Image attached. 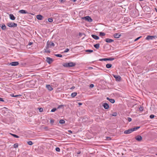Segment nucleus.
Segmentation results:
<instances>
[{
	"label": "nucleus",
	"mask_w": 157,
	"mask_h": 157,
	"mask_svg": "<svg viewBox=\"0 0 157 157\" xmlns=\"http://www.w3.org/2000/svg\"><path fill=\"white\" fill-rule=\"evenodd\" d=\"M76 65L75 63H73L71 62L68 63H64L63 64V66L65 67H73L75 66Z\"/></svg>",
	"instance_id": "obj_1"
},
{
	"label": "nucleus",
	"mask_w": 157,
	"mask_h": 157,
	"mask_svg": "<svg viewBox=\"0 0 157 157\" xmlns=\"http://www.w3.org/2000/svg\"><path fill=\"white\" fill-rule=\"evenodd\" d=\"M113 76L115 78L116 81H120L121 79V78L119 75H113Z\"/></svg>",
	"instance_id": "obj_2"
},
{
	"label": "nucleus",
	"mask_w": 157,
	"mask_h": 157,
	"mask_svg": "<svg viewBox=\"0 0 157 157\" xmlns=\"http://www.w3.org/2000/svg\"><path fill=\"white\" fill-rule=\"evenodd\" d=\"M7 26L10 27H15L17 26V24L15 23H8L7 24Z\"/></svg>",
	"instance_id": "obj_3"
},
{
	"label": "nucleus",
	"mask_w": 157,
	"mask_h": 157,
	"mask_svg": "<svg viewBox=\"0 0 157 157\" xmlns=\"http://www.w3.org/2000/svg\"><path fill=\"white\" fill-rule=\"evenodd\" d=\"M46 62L49 64H50L53 61V59L50 57H47L46 59Z\"/></svg>",
	"instance_id": "obj_4"
},
{
	"label": "nucleus",
	"mask_w": 157,
	"mask_h": 157,
	"mask_svg": "<svg viewBox=\"0 0 157 157\" xmlns=\"http://www.w3.org/2000/svg\"><path fill=\"white\" fill-rule=\"evenodd\" d=\"M84 18H85L86 21H87L89 22H91L92 21V19L89 16H86Z\"/></svg>",
	"instance_id": "obj_5"
},
{
	"label": "nucleus",
	"mask_w": 157,
	"mask_h": 157,
	"mask_svg": "<svg viewBox=\"0 0 157 157\" xmlns=\"http://www.w3.org/2000/svg\"><path fill=\"white\" fill-rule=\"evenodd\" d=\"M156 37V36H148L146 38L147 40H152L153 38Z\"/></svg>",
	"instance_id": "obj_6"
},
{
	"label": "nucleus",
	"mask_w": 157,
	"mask_h": 157,
	"mask_svg": "<svg viewBox=\"0 0 157 157\" xmlns=\"http://www.w3.org/2000/svg\"><path fill=\"white\" fill-rule=\"evenodd\" d=\"M135 139L137 141H141L142 140V137L141 136L138 135L135 137Z\"/></svg>",
	"instance_id": "obj_7"
},
{
	"label": "nucleus",
	"mask_w": 157,
	"mask_h": 157,
	"mask_svg": "<svg viewBox=\"0 0 157 157\" xmlns=\"http://www.w3.org/2000/svg\"><path fill=\"white\" fill-rule=\"evenodd\" d=\"M132 132L131 129H128L124 131V133L125 134H129Z\"/></svg>",
	"instance_id": "obj_8"
},
{
	"label": "nucleus",
	"mask_w": 157,
	"mask_h": 157,
	"mask_svg": "<svg viewBox=\"0 0 157 157\" xmlns=\"http://www.w3.org/2000/svg\"><path fill=\"white\" fill-rule=\"evenodd\" d=\"M104 108L105 109H108L109 108V106L108 104L105 103L103 105Z\"/></svg>",
	"instance_id": "obj_9"
},
{
	"label": "nucleus",
	"mask_w": 157,
	"mask_h": 157,
	"mask_svg": "<svg viewBox=\"0 0 157 157\" xmlns=\"http://www.w3.org/2000/svg\"><path fill=\"white\" fill-rule=\"evenodd\" d=\"M19 63L18 62H13L10 63L12 66H16L18 65Z\"/></svg>",
	"instance_id": "obj_10"
},
{
	"label": "nucleus",
	"mask_w": 157,
	"mask_h": 157,
	"mask_svg": "<svg viewBox=\"0 0 157 157\" xmlns=\"http://www.w3.org/2000/svg\"><path fill=\"white\" fill-rule=\"evenodd\" d=\"M105 41L107 43H111L114 41V40H113L109 38L106 39Z\"/></svg>",
	"instance_id": "obj_11"
},
{
	"label": "nucleus",
	"mask_w": 157,
	"mask_h": 157,
	"mask_svg": "<svg viewBox=\"0 0 157 157\" xmlns=\"http://www.w3.org/2000/svg\"><path fill=\"white\" fill-rule=\"evenodd\" d=\"M121 34L119 33H115L113 35V36L115 38H118L121 36Z\"/></svg>",
	"instance_id": "obj_12"
},
{
	"label": "nucleus",
	"mask_w": 157,
	"mask_h": 157,
	"mask_svg": "<svg viewBox=\"0 0 157 157\" xmlns=\"http://www.w3.org/2000/svg\"><path fill=\"white\" fill-rule=\"evenodd\" d=\"M110 102L112 103H113L115 102V101L114 99H110L109 97H107L106 98Z\"/></svg>",
	"instance_id": "obj_13"
},
{
	"label": "nucleus",
	"mask_w": 157,
	"mask_h": 157,
	"mask_svg": "<svg viewBox=\"0 0 157 157\" xmlns=\"http://www.w3.org/2000/svg\"><path fill=\"white\" fill-rule=\"evenodd\" d=\"M36 17L38 20H41L42 19L43 17L41 15H38L36 16Z\"/></svg>",
	"instance_id": "obj_14"
},
{
	"label": "nucleus",
	"mask_w": 157,
	"mask_h": 157,
	"mask_svg": "<svg viewBox=\"0 0 157 157\" xmlns=\"http://www.w3.org/2000/svg\"><path fill=\"white\" fill-rule=\"evenodd\" d=\"M46 88L49 91H51L53 90V88L50 85H47L46 86Z\"/></svg>",
	"instance_id": "obj_15"
},
{
	"label": "nucleus",
	"mask_w": 157,
	"mask_h": 157,
	"mask_svg": "<svg viewBox=\"0 0 157 157\" xmlns=\"http://www.w3.org/2000/svg\"><path fill=\"white\" fill-rule=\"evenodd\" d=\"M10 19L12 20H14L15 19V18L14 15L12 14H10Z\"/></svg>",
	"instance_id": "obj_16"
},
{
	"label": "nucleus",
	"mask_w": 157,
	"mask_h": 157,
	"mask_svg": "<svg viewBox=\"0 0 157 157\" xmlns=\"http://www.w3.org/2000/svg\"><path fill=\"white\" fill-rule=\"evenodd\" d=\"M19 12L22 14L28 13L26 10H20L19 11Z\"/></svg>",
	"instance_id": "obj_17"
},
{
	"label": "nucleus",
	"mask_w": 157,
	"mask_h": 157,
	"mask_svg": "<svg viewBox=\"0 0 157 157\" xmlns=\"http://www.w3.org/2000/svg\"><path fill=\"white\" fill-rule=\"evenodd\" d=\"M91 36L94 39H95V40H97L99 39V37L97 35H91Z\"/></svg>",
	"instance_id": "obj_18"
},
{
	"label": "nucleus",
	"mask_w": 157,
	"mask_h": 157,
	"mask_svg": "<svg viewBox=\"0 0 157 157\" xmlns=\"http://www.w3.org/2000/svg\"><path fill=\"white\" fill-rule=\"evenodd\" d=\"M140 126L136 127H134L133 128H131V129L132 131V132H133L134 131H135L136 130L139 128H140Z\"/></svg>",
	"instance_id": "obj_19"
},
{
	"label": "nucleus",
	"mask_w": 157,
	"mask_h": 157,
	"mask_svg": "<svg viewBox=\"0 0 157 157\" xmlns=\"http://www.w3.org/2000/svg\"><path fill=\"white\" fill-rule=\"evenodd\" d=\"M94 47L97 49H98L100 47V44H97L94 45Z\"/></svg>",
	"instance_id": "obj_20"
},
{
	"label": "nucleus",
	"mask_w": 157,
	"mask_h": 157,
	"mask_svg": "<svg viewBox=\"0 0 157 157\" xmlns=\"http://www.w3.org/2000/svg\"><path fill=\"white\" fill-rule=\"evenodd\" d=\"M77 94V93L76 92H74V93H72L71 94V96L72 98H74L75 97Z\"/></svg>",
	"instance_id": "obj_21"
},
{
	"label": "nucleus",
	"mask_w": 157,
	"mask_h": 157,
	"mask_svg": "<svg viewBox=\"0 0 157 157\" xmlns=\"http://www.w3.org/2000/svg\"><path fill=\"white\" fill-rule=\"evenodd\" d=\"M112 65L111 64H107L106 65V67L107 68H110L111 67Z\"/></svg>",
	"instance_id": "obj_22"
},
{
	"label": "nucleus",
	"mask_w": 157,
	"mask_h": 157,
	"mask_svg": "<svg viewBox=\"0 0 157 157\" xmlns=\"http://www.w3.org/2000/svg\"><path fill=\"white\" fill-rule=\"evenodd\" d=\"M2 29L3 30H5L6 29V27L5 24H3L1 26Z\"/></svg>",
	"instance_id": "obj_23"
},
{
	"label": "nucleus",
	"mask_w": 157,
	"mask_h": 157,
	"mask_svg": "<svg viewBox=\"0 0 157 157\" xmlns=\"http://www.w3.org/2000/svg\"><path fill=\"white\" fill-rule=\"evenodd\" d=\"M65 123V121L63 120H60L59 121V123L61 124H63Z\"/></svg>",
	"instance_id": "obj_24"
},
{
	"label": "nucleus",
	"mask_w": 157,
	"mask_h": 157,
	"mask_svg": "<svg viewBox=\"0 0 157 157\" xmlns=\"http://www.w3.org/2000/svg\"><path fill=\"white\" fill-rule=\"evenodd\" d=\"M12 97H16L18 96H21V95L19 94L18 95H14L13 94H11L10 95Z\"/></svg>",
	"instance_id": "obj_25"
},
{
	"label": "nucleus",
	"mask_w": 157,
	"mask_h": 157,
	"mask_svg": "<svg viewBox=\"0 0 157 157\" xmlns=\"http://www.w3.org/2000/svg\"><path fill=\"white\" fill-rule=\"evenodd\" d=\"M114 59L113 58H106V61L109 60V61H112L114 60Z\"/></svg>",
	"instance_id": "obj_26"
},
{
	"label": "nucleus",
	"mask_w": 157,
	"mask_h": 157,
	"mask_svg": "<svg viewBox=\"0 0 157 157\" xmlns=\"http://www.w3.org/2000/svg\"><path fill=\"white\" fill-rule=\"evenodd\" d=\"M10 134L12 136H13L15 138H18L19 137V136H17L15 134H12V133H10Z\"/></svg>",
	"instance_id": "obj_27"
},
{
	"label": "nucleus",
	"mask_w": 157,
	"mask_h": 157,
	"mask_svg": "<svg viewBox=\"0 0 157 157\" xmlns=\"http://www.w3.org/2000/svg\"><path fill=\"white\" fill-rule=\"evenodd\" d=\"M105 33H104L100 32L99 33V36H104L105 35Z\"/></svg>",
	"instance_id": "obj_28"
},
{
	"label": "nucleus",
	"mask_w": 157,
	"mask_h": 157,
	"mask_svg": "<svg viewBox=\"0 0 157 157\" xmlns=\"http://www.w3.org/2000/svg\"><path fill=\"white\" fill-rule=\"evenodd\" d=\"M27 144L29 145H32L33 144L32 142L31 141H29L27 142Z\"/></svg>",
	"instance_id": "obj_29"
},
{
	"label": "nucleus",
	"mask_w": 157,
	"mask_h": 157,
	"mask_svg": "<svg viewBox=\"0 0 157 157\" xmlns=\"http://www.w3.org/2000/svg\"><path fill=\"white\" fill-rule=\"evenodd\" d=\"M53 19L52 18H49L48 19V21L49 22H52L53 21Z\"/></svg>",
	"instance_id": "obj_30"
},
{
	"label": "nucleus",
	"mask_w": 157,
	"mask_h": 157,
	"mask_svg": "<svg viewBox=\"0 0 157 157\" xmlns=\"http://www.w3.org/2000/svg\"><path fill=\"white\" fill-rule=\"evenodd\" d=\"M18 147V144L17 143L13 145V147L14 148H16L17 147Z\"/></svg>",
	"instance_id": "obj_31"
},
{
	"label": "nucleus",
	"mask_w": 157,
	"mask_h": 157,
	"mask_svg": "<svg viewBox=\"0 0 157 157\" xmlns=\"http://www.w3.org/2000/svg\"><path fill=\"white\" fill-rule=\"evenodd\" d=\"M55 56L57 57H62V55H61L59 54H56V55H55Z\"/></svg>",
	"instance_id": "obj_32"
},
{
	"label": "nucleus",
	"mask_w": 157,
	"mask_h": 157,
	"mask_svg": "<svg viewBox=\"0 0 157 157\" xmlns=\"http://www.w3.org/2000/svg\"><path fill=\"white\" fill-rule=\"evenodd\" d=\"M86 52H93V50H92L89 49L86 50Z\"/></svg>",
	"instance_id": "obj_33"
},
{
	"label": "nucleus",
	"mask_w": 157,
	"mask_h": 157,
	"mask_svg": "<svg viewBox=\"0 0 157 157\" xmlns=\"http://www.w3.org/2000/svg\"><path fill=\"white\" fill-rule=\"evenodd\" d=\"M56 150L57 151L59 152L60 151V149L59 147H57L56 148Z\"/></svg>",
	"instance_id": "obj_34"
},
{
	"label": "nucleus",
	"mask_w": 157,
	"mask_h": 157,
	"mask_svg": "<svg viewBox=\"0 0 157 157\" xmlns=\"http://www.w3.org/2000/svg\"><path fill=\"white\" fill-rule=\"evenodd\" d=\"M38 109L40 112H41L43 111V109L42 108H38Z\"/></svg>",
	"instance_id": "obj_35"
},
{
	"label": "nucleus",
	"mask_w": 157,
	"mask_h": 157,
	"mask_svg": "<svg viewBox=\"0 0 157 157\" xmlns=\"http://www.w3.org/2000/svg\"><path fill=\"white\" fill-rule=\"evenodd\" d=\"M56 110V108H53L51 110V112H54Z\"/></svg>",
	"instance_id": "obj_36"
},
{
	"label": "nucleus",
	"mask_w": 157,
	"mask_h": 157,
	"mask_svg": "<svg viewBox=\"0 0 157 157\" xmlns=\"http://www.w3.org/2000/svg\"><path fill=\"white\" fill-rule=\"evenodd\" d=\"M99 61H106V58L101 59H99Z\"/></svg>",
	"instance_id": "obj_37"
},
{
	"label": "nucleus",
	"mask_w": 157,
	"mask_h": 157,
	"mask_svg": "<svg viewBox=\"0 0 157 157\" xmlns=\"http://www.w3.org/2000/svg\"><path fill=\"white\" fill-rule=\"evenodd\" d=\"M117 115V113L116 112H114L113 113V114L112 115V116H116Z\"/></svg>",
	"instance_id": "obj_38"
},
{
	"label": "nucleus",
	"mask_w": 157,
	"mask_h": 157,
	"mask_svg": "<svg viewBox=\"0 0 157 157\" xmlns=\"http://www.w3.org/2000/svg\"><path fill=\"white\" fill-rule=\"evenodd\" d=\"M69 49L68 48H66L65 50L64 51V53L67 52L69 51Z\"/></svg>",
	"instance_id": "obj_39"
},
{
	"label": "nucleus",
	"mask_w": 157,
	"mask_h": 157,
	"mask_svg": "<svg viewBox=\"0 0 157 157\" xmlns=\"http://www.w3.org/2000/svg\"><path fill=\"white\" fill-rule=\"evenodd\" d=\"M150 117L151 119H152L155 117V116L154 115L152 114L150 116Z\"/></svg>",
	"instance_id": "obj_40"
},
{
	"label": "nucleus",
	"mask_w": 157,
	"mask_h": 157,
	"mask_svg": "<svg viewBox=\"0 0 157 157\" xmlns=\"http://www.w3.org/2000/svg\"><path fill=\"white\" fill-rule=\"evenodd\" d=\"M44 52L46 53H50V50H45Z\"/></svg>",
	"instance_id": "obj_41"
},
{
	"label": "nucleus",
	"mask_w": 157,
	"mask_h": 157,
	"mask_svg": "<svg viewBox=\"0 0 157 157\" xmlns=\"http://www.w3.org/2000/svg\"><path fill=\"white\" fill-rule=\"evenodd\" d=\"M128 120L129 122H130L131 121L132 119L130 117H128Z\"/></svg>",
	"instance_id": "obj_42"
},
{
	"label": "nucleus",
	"mask_w": 157,
	"mask_h": 157,
	"mask_svg": "<svg viewBox=\"0 0 157 157\" xmlns=\"http://www.w3.org/2000/svg\"><path fill=\"white\" fill-rule=\"evenodd\" d=\"M63 105H59L58 107V109H59L60 108H61V107H63Z\"/></svg>",
	"instance_id": "obj_43"
},
{
	"label": "nucleus",
	"mask_w": 157,
	"mask_h": 157,
	"mask_svg": "<svg viewBox=\"0 0 157 157\" xmlns=\"http://www.w3.org/2000/svg\"><path fill=\"white\" fill-rule=\"evenodd\" d=\"M49 47V44H48V42H47V45L46 47V49H48Z\"/></svg>",
	"instance_id": "obj_44"
},
{
	"label": "nucleus",
	"mask_w": 157,
	"mask_h": 157,
	"mask_svg": "<svg viewBox=\"0 0 157 157\" xmlns=\"http://www.w3.org/2000/svg\"><path fill=\"white\" fill-rule=\"evenodd\" d=\"M141 36H140L138 38H136V39H135L134 40L135 41H136L137 40H139V39Z\"/></svg>",
	"instance_id": "obj_45"
},
{
	"label": "nucleus",
	"mask_w": 157,
	"mask_h": 157,
	"mask_svg": "<svg viewBox=\"0 0 157 157\" xmlns=\"http://www.w3.org/2000/svg\"><path fill=\"white\" fill-rule=\"evenodd\" d=\"M94 85L93 84H91L90 85V88H93L94 87Z\"/></svg>",
	"instance_id": "obj_46"
},
{
	"label": "nucleus",
	"mask_w": 157,
	"mask_h": 157,
	"mask_svg": "<svg viewBox=\"0 0 157 157\" xmlns=\"http://www.w3.org/2000/svg\"><path fill=\"white\" fill-rule=\"evenodd\" d=\"M50 122L52 124L54 122V120L52 119H51L50 120Z\"/></svg>",
	"instance_id": "obj_47"
},
{
	"label": "nucleus",
	"mask_w": 157,
	"mask_h": 157,
	"mask_svg": "<svg viewBox=\"0 0 157 157\" xmlns=\"http://www.w3.org/2000/svg\"><path fill=\"white\" fill-rule=\"evenodd\" d=\"M50 45L54 46H55V44L53 43L52 42L51 44H50Z\"/></svg>",
	"instance_id": "obj_48"
},
{
	"label": "nucleus",
	"mask_w": 157,
	"mask_h": 157,
	"mask_svg": "<svg viewBox=\"0 0 157 157\" xmlns=\"http://www.w3.org/2000/svg\"><path fill=\"white\" fill-rule=\"evenodd\" d=\"M0 101L4 102V101L3 100V99L2 98H0Z\"/></svg>",
	"instance_id": "obj_49"
},
{
	"label": "nucleus",
	"mask_w": 157,
	"mask_h": 157,
	"mask_svg": "<svg viewBox=\"0 0 157 157\" xmlns=\"http://www.w3.org/2000/svg\"><path fill=\"white\" fill-rule=\"evenodd\" d=\"M140 110V111H142L143 110V107H140L139 109Z\"/></svg>",
	"instance_id": "obj_50"
},
{
	"label": "nucleus",
	"mask_w": 157,
	"mask_h": 157,
	"mask_svg": "<svg viewBox=\"0 0 157 157\" xmlns=\"http://www.w3.org/2000/svg\"><path fill=\"white\" fill-rule=\"evenodd\" d=\"M33 44V43L32 42H29V44H28V45H32V44Z\"/></svg>",
	"instance_id": "obj_51"
},
{
	"label": "nucleus",
	"mask_w": 157,
	"mask_h": 157,
	"mask_svg": "<svg viewBox=\"0 0 157 157\" xmlns=\"http://www.w3.org/2000/svg\"><path fill=\"white\" fill-rule=\"evenodd\" d=\"M65 1H66V0H61L60 2H65Z\"/></svg>",
	"instance_id": "obj_52"
},
{
	"label": "nucleus",
	"mask_w": 157,
	"mask_h": 157,
	"mask_svg": "<svg viewBox=\"0 0 157 157\" xmlns=\"http://www.w3.org/2000/svg\"><path fill=\"white\" fill-rule=\"evenodd\" d=\"M75 88V86H73L71 87V88L70 89L71 90H73V89H74Z\"/></svg>",
	"instance_id": "obj_53"
},
{
	"label": "nucleus",
	"mask_w": 157,
	"mask_h": 157,
	"mask_svg": "<svg viewBox=\"0 0 157 157\" xmlns=\"http://www.w3.org/2000/svg\"><path fill=\"white\" fill-rule=\"evenodd\" d=\"M78 104L79 105H82V103H80V102H79L78 103Z\"/></svg>",
	"instance_id": "obj_54"
},
{
	"label": "nucleus",
	"mask_w": 157,
	"mask_h": 157,
	"mask_svg": "<svg viewBox=\"0 0 157 157\" xmlns=\"http://www.w3.org/2000/svg\"><path fill=\"white\" fill-rule=\"evenodd\" d=\"M68 132L71 133H72V132L71 130H68Z\"/></svg>",
	"instance_id": "obj_55"
},
{
	"label": "nucleus",
	"mask_w": 157,
	"mask_h": 157,
	"mask_svg": "<svg viewBox=\"0 0 157 157\" xmlns=\"http://www.w3.org/2000/svg\"><path fill=\"white\" fill-rule=\"evenodd\" d=\"M107 138H108V139H109V140H110V138L109 137H107Z\"/></svg>",
	"instance_id": "obj_56"
},
{
	"label": "nucleus",
	"mask_w": 157,
	"mask_h": 157,
	"mask_svg": "<svg viewBox=\"0 0 157 157\" xmlns=\"http://www.w3.org/2000/svg\"><path fill=\"white\" fill-rule=\"evenodd\" d=\"M107 138H108V139H109V140H110V138L109 137H107Z\"/></svg>",
	"instance_id": "obj_57"
},
{
	"label": "nucleus",
	"mask_w": 157,
	"mask_h": 157,
	"mask_svg": "<svg viewBox=\"0 0 157 157\" xmlns=\"http://www.w3.org/2000/svg\"><path fill=\"white\" fill-rule=\"evenodd\" d=\"M155 10L156 12H157V9L156 8H155Z\"/></svg>",
	"instance_id": "obj_58"
},
{
	"label": "nucleus",
	"mask_w": 157,
	"mask_h": 157,
	"mask_svg": "<svg viewBox=\"0 0 157 157\" xmlns=\"http://www.w3.org/2000/svg\"><path fill=\"white\" fill-rule=\"evenodd\" d=\"M48 128L47 127H45L44 128V129H46V128Z\"/></svg>",
	"instance_id": "obj_59"
},
{
	"label": "nucleus",
	"mask_w": 157,
	"mask_h": 157,
	"mask_svg": "<svg viewBox=\"0 0 157 157\" xmlns=\"http://www.w3.org/2000/svg\"><path fill=\"white\" fill-rule=\"evenodd\" d=\"M80 153H81V152L80 151L78 152L77 153L78 154H80Z\"/></svg>",
	"instance_id": "obj_60"
},
{
	"label": "nucleus",
	"mask_w": 157,
	"mask_h": 157,
	"mask_svg": "<svg viewBox=\"0 0 157 157\" xmlns=\"http://www.w3.org/2000/svg\"><path fill=\"white\" fill-rule=\"evenodd\" d=\"M76 1V0H73V1L74 2H75Z\"/></svg>",
	"instance_id": "obj_61"
},
{
	"label": "nucleus",
	"mask_w": 157,
	"mask_h": 157,
	"mask_svg": "<svg viewBox=\"0 0 157 157\" xmlns=\"http://www.w3.org/2000/svg\"><path fill=\"white\" fill-rule=\"evenodd\" d=\"M81 33H79V35H81Z\"/></svg>",
	"instance_id": "obj_62"
},
{
	"label": "nucleus",
	"mask_w": 157,
	"mask_h": 157,
	"mask_svg": "<svg viewBox=\"0 0 157 157\" xmlns=\"http://www.w3.org/2000/svg\"><path fill=\"white\" fill-rule=\"evenodd\" d=\"M89 68H91H91H92V67H89Z\"/></svg>",
	"instance_id": "obj_63"
},
{
	"label": "nucleus",
	"mask_w": 157,
	"mask_h": 157,
	"mask_svg": "<svg viewBox=\"0 0 157 157\" xmlns=\"http://www.w3.org/2000/svg\"><path fill=\"white\" fill-rule=\"evenodd\" d=\"M156 155H157V153L156 154Z\"/></svg>",
	"instance_id": "obj_64"
}]
</instances>
